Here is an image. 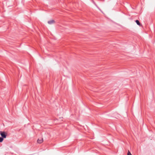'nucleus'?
Here are the masks:
<instances>
[{
	"instance_id": "1",
	"label": "nucleus",
	"mask_w": 155,
	"mask_h": 155,
	"mask_svg": "<svg viewBox=\"0 0 155 155\" xmlns=\"http://www.w3.org/2000/svg\"><path fill=\"white\" fill-rule=\"evenodd\" d=\"M0 134L3 138H6V134L5 133L4 131H0Z\"/></svg>"
},
{
	"instance_id": "2",
	"label": "nucleus",
	"mask_w": 155,
	"mask_h": 155,
	"mask_svg": "<svg viewBox=\"0 0 155 155\" xmlns=\"http://www.w3.org/2000/svg\"><path fill=\"white\" fill-rule=\"evenodd\" d=\"M55 23L54 20H51L48 21V23L49 25H51Z\"/></svg>"
},
{
	"instance_id": "3",
	"label": "nucleus",
	"mask_w": 155,
	"mask_h": 155,
	"mask_svg": "<svg viewBox=\"0 0 155 155\" xmlns=\"http://www.w3.org/2000/svg\"><path fill=\"white\" fill-rule=\"evenodd\" d=\"M43 142V138H41L38 139L37 140V142L38 143H41Z\"/></svg>"
},
{
	"instance_id": "4",
	"label": "nucleus",
	"mask_w": 155,
	"mask_h": 155,
	"mask_svg": "<svg viewBox=\"0 0 155 155\" xmlns=\"http://www.w3.org/2000/svg\"><path fill=\"white\" fill-rule=\"evenodd\" d=\"M136 22L138 25L141 26V25L140 24L139 21L138 20H136L135 21Z\"/></svg>"
},
{
	"instance_id": "5",
	"label": "nucleus",
	"mask_w": 155,
	"mask_h": 155,
	"mask_svg": "<svg viewBox=\"0 0 155 155\" xmlns=\"http://www.w3.org/2000/svg\"><path fill=\"white\" fill-rule=\"evenodd\" d=\"M3 140V137H0V142H2Z\"/></svg>"
},
{
	"instance_id": "6",
	"label": "nucleus",
	"mask_w": 155,
	"mask_h": 155,
	"mask_svg": "<svg viewBox=\"0 0 155 155\" xmlns=\"http://www.w3.org/2000/svg\"><path fill=\"white\" fill-rule=\"evenodd\" d=\"M127 155H132L131 154L129 151H128Z\"/></svg>"
}]
</instances>
